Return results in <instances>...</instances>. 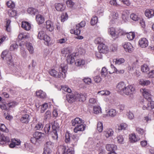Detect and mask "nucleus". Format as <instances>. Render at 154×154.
Listing matches in <instances>:
<instances>
[{
  "mask_svg": "<svg viewBox=\"0 0 154 154\" xmlns=\"http://www.w3.org/2000/svg\"><path fill=\"white\" fill-rule=\"evenodd\" d=\"M85 25V22L82 21L80 23L76 25L75 28L76 29H80V28L84 27Z\"/></svg>",
  "mask_w": 154,
  "mask_h": 154,
  "instance_id": "51",
  "label": "nucleus"
},
{
  "mask_svg": "<svg viewBox=\"0 0 154 154\" xmlns=\"http://www.w3.org/2000/svg\"><path fill=\"white\" fill-rule=\"evenodd\" d=\"M43 40L45 41V45L48 46L49 45L51 40V38L47 34H46V35H45V36L44 37Z\"/></svg>",
  "mask_w": 154,
  "mask_h": 154,
  "instance_id": "41",
  "label": "nucleus"
},
{
  "mask_svg": "<svg viewBox=\"0 0 154 154\" xmlns=\"http://www.w3.org/2000/svg\"><path fill=\"white\" fill-rule=\"evenodd\" d=\"M140 92L142 93L144 97L146 100L149 101L151 100V95L150 91L147 89L142 88L140 90Z\"/></svg>",
  "mask_w": 154,
  "mask_h": 154,
  "instance_id": "6",
  "label": "nucleus"
},
{
  "mask_svg": "<svg viewBox=\"0 0 154 154\" xmlns=\"http://www.w3.org/2000/svg\"><path fill=\"white\" fill-rule=\"evenodd\" d=\"M48 104L46 103H44L42 104V109L41 110V112L43 113L48 108Z\"/></svg>",
  "mask_w": 154,
  "mask_h": 154,
  "instance_id": "57",
  "label": "nucleus"
},
{
  "mask_svg": "<svg viewBox=\"0 0 154 154\" xmlns=\"http://www.w3.org/2000/svg\"><path fill=\"white\" fill-rule=\"evenodd\" d=\"M94 82L97 83H98L101 82L102 81V79L99 76L97 75L95 76L94 78Z\"/></svg>",
  "mask_w": 154,
  "mask_h": 154,
  "instance_id": "63",
  "label": "nucleus"
},
{
  "mask_svg": "<svg viewBox=\"0 0 154 154\" xmlns=\"http://www.w3.org/2000/svg\"><path fill=\"white\" fill-rule=\"evenodd\" d=\"M66 4L67 7L72 8L74 5V3L71 0H68L66 2Z\"/></svg>",
  "mask_w": 154,
  "mask_h": 154,
  "instance_id": "59",
  "label": "nucleus"
},
{
  "mask_svg": "<svg viewBox=\"0 0 154 154\" xmlns=\"http://www.w3.org/2000/svg\"><path fill=\"white\" fill-rule=\"evenodd\" d=\"M139 83L142 86H147L149 85L150 82L149 80L141 79L139 81Z\"/></svg>",
  "mask_w": 154,
  "mask_h": 154,
  "instance_id": "38",
  "label": "nucleus"
},
{
  "mask_svg": "<svg viewBox=\"0 0 154 154\" xmlns=\"http://www.w3.org/2000/svg\"><path fill=\"white\" fill-rule=\"evenodd\" d=\"M74 55L73 54H71L68 56L67 58V63H68L71 64L74 62Z\"/></svg>",
  "mask_w": 154,
  "mask_h": 154,
  "instance_id": "32",
  "label": "nucleus"
},
{
  "mask_svg": "<svg viewBox=\"0 0 154 154\" xmlns=\"http://www.w3.org/2000/svg\"><path fill=\"white\" fill-rule=\"evenodd\" d=\"M43 127V125L42 123L38 122L36 125L34 129L35 130H41L42 129Z\"/></svg>",
  "mask_w": 154,
  "mask_h": 154,
  "instance_id": "43",
  "label": "nucleus"
},
{
  "mask_svg": "<svg viewBox=\"0 0 154 154\" xmlns=\"http://www.w3.org/2000/svg\"><path fill=\"white\" fill-rule=\"evenodd\" d=\"M141 103L143 105V106L142 107V109L143 110H150V109L148 107V105L147 101V100L142 101L141 102Z\"/></svg>",
  "mask_w": 154,
  "mask_h": 154,
  "instance_id": "42",
  "label": "nucleus"
},
{
  "mask_svg": "<svg viewBox=\"0 0 154 154\" xmlns=\"http://www.w3.org/2000/svg\"><path fill=\"white\" fill-rule=\"evenodd\" d=\"M24 146L28 150L31 151L32 150L33 148L31 144L25 143L24 144Z\"/></svg>",
  "mask_w": 154,
  "mask_h": 154,
  "instance_id": "53",
  "label": "nucleus"
},
{
  "mask_svg": "<svg viewBox=\"0 0 154 154\" xmlns=\"http://www.w3.org/2000/svg\"><path fill=\"white\" fill-rule=\"evenodd\" d=\"M98 49L100 52L103 54H106L109 51L108 47L104 44L99 45Z\"/></svg>",
  "mask_w": 154,
  "mask_h": 154,
  "instance_id": "8",
  "label": "nucleus"
},
{
  "mask_svg": "<svg viewBox=\"0 0 154 154\" xmlns=\"http://www.w3.org/2000/svg\"><path fill=\"white\" fill-rule=\"evenodd\" d=\"M60 90L62 91H63L68 93H70L71 92V89L66 85L61 86Z\"/></svg>",
  "mask_w": 154,
  "mask_h": 154,
  "instance_id": "40",
  "label": "nucleus"
},
{
  "mask_svg": "<svg viewBox=\"0 0 154 154\" xmlns=\"http://www.w3.org/2000/svg\"><path fill=\"white\" fill-rule=\"evenodd\" d=\"M75 64L76 66H83L85 64V61L83 60L79 59L76 61Z\"/></svg>",
  "mask_w": 154,
  "mask_h": 154,
  "instance_id": "36",
  "label": "nucleus"
},
{
  "mask_svg": "<svg viewBox=\"0 0 154 154\" xmlns=\"http://www.w3.org/2000/svg\"><path fill=\"white\" fill-rule=\"evenodd\" d=\"M46 34L44 31L42 30L41 31L38 33L37 36L38 38L40 40H43L44 37L45 36V35H46Z\"/></svg>",
  "mask_w": 154,
  "mask_h": 154,
  "instance_id": "44",
  "label": "nucleus"
},
{
  "mask_svg": "<svg viewBox=\"0 0 154 154\" xmlns=\"http://www.w3.org/2000/svg\"><path fill=\"white\" fill-rule=\"evenodd\" d=\"M49 73L51 76L55 78H60L61 73H59L54 69H52L49 72Z\"/></svg>",
  "mask_w": 154,
  "mask_h": 154,
  "instance_id": "22",
  "label": "nucleus"
},
{
  "mask_svg": "<svg viewBox=\"0 0 154 154\" xmlns=\"http://www.w3.org/2000/svg\"><path fill=\"white\" fill-rule=\"evenodd\" d=\"M55 8L58 11H63L65 8V6L62 3H56L55 5Z\"/></svg>",
  "mask_w": 154,
  "mask_h": 154,
  "instance_id": "18",
  "label": "nucleus"
},
{
  "mask_svg": "<svg viewBox=\"0 0 154 154\" xmlns=\"http://www.w3.org/2000/svg\"><path fill=\"white\" fill-rule=\"evenodd\" d=\"M108 72V69L106 68H102L101 71V74L102 76H105Z\"/></svg>",
  "mask_w": 154,
  "mask_h": 154,
  "instance_id": "61",
  "label": "nucleus"
},
{
  "mask_svg": "<svg viewBox=\"0 0 154 154\" xmlns=\"http://www.w3.org/2000/svg\"><path fill=\"white\" fill-rule=\"evenodd\" d=\"M77 99H79L80 101H83L85 100L86 95L82 94H76Z\"/></svg>",
  "mask_w": 154,
  "mask_h": 154,
  "instance_id": "29",
  "label": "nucleus"
},
{
  "mask_svg": "<svg viewBox=\"0 0 154 154\" xmlns=\"http://www.w3.org/2000/svg\"><path fill=\"white\" fill-rule=\"evenodd\" d=\"M0 129L1 131L4 132L5 133H7L9 132L8 129L3 124H1Z\"/></svg>",
  "mask_w": 154,
  "mask_h": 154,
  "instance_id": "48",
  "label": "nucleus"
},
{
  "mask_svg": "<svg viewBox=\"0 0 154 154\" xmlns=\"http://www.w3.org/2000/svg\"><path fill=\"white\" fill-rule=\"evenodd\" d=\"M127 126V125L126 123H122L119 126V130H125Z\"/></svg>",
  "mask_w": 154,
  "mask_h": 154,
  "instance_id": "58",
  "label": "nucleus"
},
{
  "mask_svg": "<svg viewBox=\"0 0 154 154\" xmlns=\"http://www.w3.org/2000/svg\"><path fill=\"white\" fill-rule=\"evenodd\" d=\"M139 46L142 48H145L148 45V42L145 38H142L139 41Z\"/></svg>",
  "mask_w": 154,
  "mask_h": 154,
  "instance_id": "11",
  "label": "nucleus"
},
{
  "mask_svg": "<svg viewBox=\"0 0 154 154\" xmlns=\"http://www.w3.org/2000/svg\"><path fill=\"white\" fill-rule=\"evenodd\" d=\"M104 40L103 38L100 37L96 38L94 40V42L96 44H99V45L103 44Z\"/></svg>",
  "mask_w": 154,
  "mask_h": 154,
  "instance_id": "37",
  "label": "nucleus"
},
{
  "mask_svg": "<svg viewBox=\"0 0 154 154\" xmlns=\"http://www.w3.org/2000/svg\"><path fill=\"white\" fill-rule=\"evenodd\" d=\"M6 4L7 6L10 8H14L15 6L14 3L11 1L8 2Z\"/></svg>",
  "mask_w": 154,
  "mask_h": 154,
  "instance_id": "54",
  "label": "nucleus"
},
{
  "mask_svg": "<svg viewBox=\"0 0 154 154\" xmlns=\"http://www.w3.org/2000/svg\"><path fill=\"white\" fill-rule=\"evenodd\" d=\"M7 133L5 134L0 133V144L1 145L5 144L10 140V138L8 137Z\"/></svg>",
  "mask_w": 154,
  "mask_h": 154,
  "instance_id": "7",
  "label": "nucleus"
},
{
  "mask_svg": "<svg viewBox=\"0 0 154 154\" xmlns=\"http://www.w3.org/2000/svg\"><path fill=\"white\" fill-rule=\"evenodd\" d=\"M109 17L110 21L112 23H114L119 18V15L117 12L113 11L111 13Z\"/></svg>",
  "mask_w": 154,
  "mask_h": 154,
  "instance_id": "9",
  "label": "nucleus"
},
{
  "mask_svg": "<svg viewBox=\"0 0 154 154\" xmlns=\"http://www.w3.org/2000/svg\"><path fill=\"white\" fill-rule=\"evenodd\" d=\"M97 130L100 132H102L103 129V125L102 122H98L97 125Z\"/></svg>",
  "mask_w": 154,
  "mask_h": 154,
  "instance_id": "45",
  "label": "nucleus"
},
{
  "mask_svg": "<svg viewBox=\"0 0 154 154\" xmlns=\"http://www.w3.org/2000/svg\"><path fill=\"white\" fill-rule=\"evenodd\" d=\"M128 95L133 94L135 92V88L134 87L131 85L128 86Z\"/></svg>",
  "mask_w": 154,
  "mask_h": 154,
  "instance_id": "46",
  "label": "nucleus"
},
{
  "mask_svg": "<svg viewBox=\"0 0 154 154\" xmlns=\"http://www.w3.org/2000/svg\"><path fill=\"white\" fill-rule=\"evenodd\" d=\"M130 18L134 21H137L139 19L138 15L134 13H132L130 16Z\"/></svg>",
  "mask_w": 154,
  "mask_h": 154,
  "instance_id": "50",
  "label": "nucleus"
},
{
  "mask_svg": "<svg viewBox=\"0 0 154 154\" xmlns=\"http://www.w3.org/2000/svg\"><path fill=\"white\" fill-rule=\"evenodd\" d=\"M107 115L111 117H113L116 116L117 114L116 110L114 109H111L106 112Z\"/></svg>",
  "mask_w": 154,
  "mask_h": 154,
  "instance_id": "30",
  "label": "nucleus"
},
{
  "mask_svg": "<svg viewBox=\"0 0 154 154\" xmlns=\"http://www.w3.org/2000/svg\"><path fill=\"white\" fill-rule=\"evenodd\" d=\"M16 11L14 10H10L8 11V14L11 17H13L16 15Z\"/></svg>",
  "mask_w": 154,
  "mask_h": 154,
  "instance_id": "64",
  "label": "nucleus"
},
{
  "mask_svg": "<svg viewBox=\"0 0 154 154\" xmlns=\"http://www.w3.org/2000/svg\"><path fill=\"white\" fill-rule=\"evenodd\" d=\"M145 16L149 18H150L154 16V10L146 9L145 11Z\"/></svg>",
  "mask_w": 154,
  "mask_h": 154,
  "instance_id": "24",
  "label": "nucleus"
},
{
  "mask_svg": "<svg viewBox=\"0 0 154 154\" xmlns=\"http://www.w3.org/2000/svg\"><path fill=\"white\" fill-rule=\"evenodd\" d=\"M21 26L23 28L27 31L31 29V24L27 22H23Z\"/></svg>",
  "mask_w": 154,
  "mask_h": 154,
  "instance_id": "23",
  "label": "nucleus"
},
{
  "mask_svg": "<svg viewBox=\"0 0 154 154\" xmlns=\"http://www.w3.org/2000/svg\"><path fill=\"white\" fill-rule=\"evenodd\" d=\"M1 56L3 59L6 60L7 63L9 66H12L13 63L11 53H8V51L5 50L2 52Z\"/></svg>",
  "mask_w": 154,
  "mask_h": 154,
  "instance_id": "2",
  "label": "nucleus"
},
{
  "mask_svg": "<svg viewBox=\"0 0 154 154\" xmlns=\"http://www.w3.org/2000/svg\"><path fill=\"white\" fill-rule=\"evenodd\" d=\"M26 47L30 54H32L34 53V48L31 43L29 42H26Z\"/></svg>",
  "mask_w": 154,
  "mask_h": 154,
  "instance_id": "28",
  "label": "nucleus"
},
{
  "mask_svg": "<svg viewBox=\"0 0 154 154\" xmlns=\"http://www.w3.org/2000/svg\"><path fill=\"white\" fill-rule=\"evenodd\" d=\"M20 53L21 55L24 58H26L27 56L26 52L23 48H21L20 49Z\"/></svg>",
  "mask_w": 154,
  "mask_h": 154,
  "instance_id": "60",
  "label": "nucleus"
},
{
  "mask_svg": "<svg viewBox=\"0 0 154 154\" xmlns=\"http://www.w3.org/2000/svg\"><path fill=\"white\" fill-rule=\"evenodd\" d=\"M121 31L122 30L121 29L117 30L112 27L109 28L108 30V33L114 39L117 38L120 34L121 35L123 34L121 33Z\"/></svg>",
  "mask_w": 154,
  "mask_h": 154,
  "instance_id": "4",
  "label": "nucleus"
},
{
  "mask_svg": "<svg viewBox=\"0 0 154 154\" xmlns=\"http://www.w3.org/2000/svg\"><path fill=\"white\" fill-rule=\"evenodd\" d=\"M70 33L72 34H74L77 35H79L80 34L81 30L80 29H76V30H74L73 29H71L70 31Z\"/></svg>",
  "mask_w": 154,
  "mask_h": 154,
  "instance_id": "55",
  "label": "nucleus"
},
{
  "mask_svg": "<svg viewBox=\"0 0 154 154\" xmlns=\"http://www.w3.org/2000/svg\"><path fill=\"white\" fill-rule=\"evenodd\" d=\"M36 20L38 24H42L44 23L45 20L43 16L40 14L36 16Z\"/></svg>",
  "mask_w": 154,
  "mask_h": 154,
  "instance_id": "26",
  "label": "nucleus"
},
{
  "mask_svg": "<svg viewBox=\"0 0 154 154\" xmlns=\"http://www.w3.org/2000/svg\"><path fill=\"white\" fill-rule=\"evenodd\" d=\"M21 117L20 121L22 123L27 124L30 120V117L26 109H24L21 112Z\"/></svg>",
  "mask_w": 154,
  "mask_h": 154,
  "instance_id": "5",
  "label": "nucleus"
},
{
  "mask_svg": "<svg viewBox=\"0 0 154 154\" xmlns=\"http://www.w3.org/2000/svg\"><path fill=\"white\" fill-rule=\"evenodd\" d=\"M123 46L125 51L126 52H131L133 50V48L132 45L129 42H125Z\"/></svg>",
  "mask_w": 154,
  "mask_h": 154,
  "instance_id": "10",
  "label": "nucleus"
},
{
  "mask_svg": "<svg viewBox=\"0 0 154 154\" xmlns=\"http://www.w3.org/2000/svg\"><path fill=\"white\" fill-rule=\"evenodd\" d=\"M36 94L38 97L42 99L45 98L46 97V93L41 90L37 91Z\"/></svg>",
  "mask_w": 154,
  "mask_h": 154,
  "instance_id": "27",
  "label": "nucleus"
},
{
  "mask_svg": "<svg viewBox=\"0 0 154 154\" xmlns=\"http://www.w3.org/2000/svg\"><path fill=\"white\" fill-rule=\"evenodd\" d=\"M106 148L107 151L111 152L116 150L117 147L114 144H107L106 146Z\"/></svg>",
  "mask_w": 154,
  "mask_h": 154,
  "instance_id": "17",
  "label": "nucleus"
},
{
  "mask_svg": "<svg viewBox=\"0 0 154 154\" xmlns=\"http://www.w3.org/2000/svg\"><path fill=\"white\" fill-rule=\"evenodd\" d=\"M83 123H80L77 125L74 129L75 133H77L78 131H83L85 129L86 125L83 124Z\"/></svg>",
  "mask_w": 154,
  "mask_h": 154,
  "instance_id": "13",
  "label": "nucleus"
},
{
  "mask_svg": "<svg viewBox=\"0 0 154 154\" xmlns=\"http://www.w3.org/2000/svg\"><path fill=\"white\" fill-rule=\"evenodd\" d=\"M129 139L131 142L134 143L137 141L139 139L134 134H132L129 135Z\"/></svg>",
  "mask_w": 154,
  "mask_h": 154,
  "instance_id": "31",
  "label": "nucleus"
},
{
  "mask_svg": "<svg viewBox=\"0 0 154 154\" xmlns=\"http://www.w3.org/2000/svg\"><path fill=\"white\" fill-rule=\"evenodd\" d=\"M62 149L63 154H74V150L72 147H70L66 150V147L63 146Z\"/></svg>",
  "mask_w": 154,
  "mask_h": 154,
  "instance_id": "15",
  "label": "nucleus"
},
{
  "mask_svg": "<svg viewBox=\"0 0 154 154\" xmlns=\"http://www.w3.org/2000/svg\"><path fill=\"white\" fill-rule=\"evenodd\" d=\"M117 142L119 143L123 144L124 143V138L122 135L118 136L117 137Z\"/></svg>",
  "mask_w": 154,
  "mask_h": 154,
  "instance_id": "49",
  "label": "nucleus"
},
{
  "mask_svg": "<svg viewBox=\"0 0 154 154\" xmlns=\"http://www.w3.org/2000/svg\"><path fill=\"white\" fill-rule=\"evenodd\" d=\"M44 119L45 120H49L51 118V112L49 110L47 111L44 115Z\"/></svg>",
  "mask_w": 154,
  "mask_h": 154,
  "instance_id": "35",
  "label": "nucleus"
},
{
  "mask_svg": "<svg viewBox=\"0 0 154 154\" xmlns=\"http://www.w3.org/2000/svg\"><path fill=\"white\" fill-rule=\"evenodd\" d=\"M46 27L48 30L52 31L54 29L53 23L49 20H47L46 22Z\"/></svg>",
  "mask_w": 154,
  "mask_h": 154,
  "instance_id": "21",
  "label": "nucleus"
},
{
  "mask_svg": "<svg viewBox=\"0 0 154 154\" xmlns=\"http://www.w3.org/2000/svg\"><path fill=\"white\" fill-rule=\"evenodd\" d=\"M126 86V85L124 82H119L118 84L116 87L118 92L121 94Z\"/></svg>",
  "mask_w": 154,
  "mask_h": 154,
  "instance_id": "14",
  "label": "nucleus"
},
{
  "mask_svg": "<svg viewBox=\"0 0 154 154\" xmlns=\"http://www.w3.org/2000/svg\"><path fill=\"white\" fill-rule=\"evenodd\" d=\"M94 113L96 114L99 113L101 111V108L100 106H94L93 107Z\"/></svg>",
  "mask_w": 154,
  "mask_h": 154,
  "instance_id": "52",
  "label": "nucleus"
},
{
  "mask_svg": "<svg viewBox=\"0 0 154 154\" xmlns=\"http://www.w3.org/2000/svg\"><path fill=\"white\" fill-rule=\"evenodd\" d=\"M7 105L9 107H13L17 105V102L14 101H10L7 103Z\"/></svg>",
  "mask_w": 154,
  "mask_h": 154,
  "instance_id": "47",
  "label": "nucleus"
},
{
  "mask_svg": "<svg viewBox=\"0 0 154 154\" xmlns=\"http://www.w3.org/2000/svg\"><path fill=\"white\" fill-rule=\"evenodd\" d=\"M127 37L129 40H133L135 37V35L134 32H130L127 33Z\"/></svg>",
  "mask_w": 154,
  "mask_h": 154,
  "instance_id": "39",
  "label": "nucleus"
},
{
  "mask_svg": "<svg viewBox=\"0 0 154 154\" xmlns=\"http://www.w3.org/2000/svg\"><path fill=\"white\" fill-rule=\"evenodd\" d=\"M28 13L32 15H35L38 12L37 10L32 8H29L27 10Z\"/></svg>",
  "mask_w": 154,
  "mask_h": 154,
  "instance_id": "34",
  "label": "nucleus"
},
{
  "mask_svg": "<svg viewBox=\"0 0 154 154\" xmlns=\"http://www.w3.org/2000/svg\"><path fill=\"white\" fill-rule=\"evenodd\" d=\"M108 72L109 74H112L114 73H123L124 72L123 70H117L116 68H109Z\"/></svg>",
  "mask_w": 154,
  "mask_h": 154,
  "instance_id": "19",
  "label": "nucleus"
},
{
  "mask_svg": "<svg viewBox=\"0 0 154 154\" xmlns=\"http://www.w3.org/2000/svg\"><path fill=\"white\" fill-rule=\"evenodd\" d=\"M84 121L82 119L77 117L71 121L72 125V126H77L80 123H84Z\"/></svg>",
  "mask_w": 154,
  "mask_h": 154,
  "instance_id": "12",
  "label": "nucleus"
},
{
  "mask_svg": "<svg viewBox=\"0 0 154 154\" xmlns=\"http://www.w3.org/2000/svg\"><path fill=\"white\" fill-rule=\"evenodd\" d=\"M103 133L106 137L108 138L112 136L114 131L111 129H108L104 131Z\"/></svg>",
  "mask_w": 154,
  "mask_h": 154,
  "instance_id": "25",
  "label": "nucleus"
},
{
  "mask_svg": "<svg viewBox=\"0 0 154 154\" xmlns=\"http://www.w3.org/2000/svg\"><path fill=\"white\" fill-rule=\"evenodd\" d=\"M51 127L50 124H47L45 126L44 130L46 134H51L52 138L55 140H57L58 138L57 131H50Z\"/></svg>",
  "mask_w": 154,
  "mask_h": 154,
  "instance_id": "3",
  "label": "nucleus"
},
{
  "mask_svg": "<svg viewBox=\"0 0 154 154\" xmlns=\"http://www.w3.org/2000/svg\"><path fill=\"white\" fill-rule=\"evenodd\" d=\"M70 136L69 133L66 134L65 137V141L67 143H70L72 145V147H74L76 145L77 142L79 140V137L77 134H73L72 136V140L70 142Z\"/></svg>",
  "mask_w": 154,
  "mask_h": 154,
  "instance_id": "1",
  "label": "nucleus"
},
{
  "mask_svg": "<svg viewBox=\"0 0 154 154\" xmlns=\"http://www.w3.org/2000/svg\"><path fill=\"white\" fill-rule=\"evenodd\" d=\"M52 131H57L59 128V124L56 121H54L51 123Z\"/></svg>",
  "mask_w": 154,
  "mask_h": 154,
  "instance_id": "33",
  "label": "nucleus"
},
{
  "mask_svg": "<svg viewBox=\"0 0 154 154\" xmlns=\"http://www.w3.org/2000/svg\"><path fill=\"white\" fill-rule=\"evenodd\" d=\"M98 18L97 17H93L91 19V23L92 25H95L97 22Z\"/></svg>",
  "mask_w": 154,
  "mask_h": 154,
  "instance_id": "56",
  "label": "nucleus"
},
{
  "mask_svg": "<svg viewBox=\"0 0 154 154\" xmlns=\"http://www.w3.org/2000/svg\"><path fill=\"white\" fill-rule=\"evenodd\" d=\"M33 136L35 137L38 140L43 138L44 134L41 132L36 131L33 134Z\"/></svg>",
  "mask_w": 154,
  "mask_h": 154,
  "instance_id": "20",
  "label": "nucleus"
},
{
  "mask_svg": "<svg viewBox=\"0 0 154 154\" xmlns=\"http://www.w3.org/2000/svg\"><path fill=\"white\" fill-rule=\"evenodd\" d=\"M148 107L150 109V110L154 108V102L152 101H147Z\"/></svg>",
  "mask_w": 154,
  "mask_h": 154,
  "instance_id": "62",
  "label": "nucleus"
},
{
  "mask_svg": "<svg viewBox=\"0 0 154 154\" xmlns=\"http://www.w3.org/2000/svg\"><path fill=\"white\" fill-rule=\"evenodd\" d=\"M67 100L69 103H71L75 101L77 99L76 94H69L66 96Z\"/></svg>",
  "mask_w": 154,
  "mask_h": 154,
  "instance_id": "16",
  "label": "nucleus"
}]
</instances>
